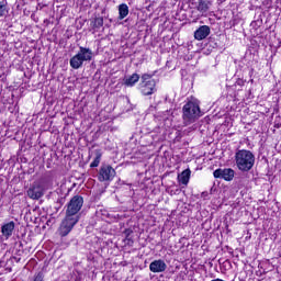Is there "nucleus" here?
I'll return each instance as SVG.
<instances>
[{
	"mask_svg": "<svg viewBox=\"0 0 281 281\" xmlns=\"http://www.w3.org/2000/svg\"><path fill=\"white\" fill-rule=\"evenodd\" d=\"M82 205H85V198L81 195H74L67 203L66 215L58 228V234L61 236V238L69 236L71 229L78 225L81 216L80 211L82 210Z\"/></svg>",
	"mask_w": 281,
	"mask_h": 281,
	"instance_id": "f257e3e1",
	"label": "nucleus"
},
{
	"mask_svg": "<svg viewBox=\"0 0 281 281\" xmlns=\"http://www.w3.org/2000/svg\"><path fill=\"white\" fill-rule=\"evenodd\" d=\"M235 161L238 170L241 172H249L256 164V156L247 149H239L235 154Z\"/></svg>",
	"mask_w": 281,
	"mask_h": 281,
	"instance_id": "f03ea898",
	"label": "nucleus"
},
{
	"mask_svg": "<svg viewBox=\"0 0 281 281\" xmlns=\"http://www.w3.org/2000/svg\"><path fill=\"white\" fill-rule=\"evenodd\" d=\"M91 60H93V50L80 46L78 53L70 58V67L80 69L85 63H91Z\"/></svg>",
	"mask_w": 281,
	"mask_h": 281,
	"instance_id": "7ed1b4c3",
	"label": "nucleus"
},
{
	"mask_svg": "<svg viewBox=\"0 0 281 281\" xmlns=\"http://www.w3.org/2000/svg\"><path fill=\"white\" fill-rule=\"evenodd\" d=\"M182 111H183L182 117L184 120L186 126H188V124H192V122H195L196 117L201 115V108H199V104L192 101H189L188 103H186L183 105Z\"/></svg>",
	"mask_w": 281,
	"mask_h": 281,
	"instance_id": "20e7f679",
	"label": "nucleus"
},
{
	"mask_svg": "<svg viewBox=\"0 0 281 281\" xmlns=\"http://www.w3.org/2000/svg\"><path fill=\"white\" fill-rule=\"evenodd\" d=\"M115 178V169L109 165L101 166L99 173H98V180L101 182L104 181H113Z\"/></svg>",
	"mask_w": 281,
	"mask_h": 281,
	"instance_id": "39448f33",
	"label": "nucleus"
},
{
	"mask_svg": "<svg viewBox=\"0 0 281 281\" xmlns=\"http://www.w3.org/2000/svg\"><path fill=\"white\" fill-rule=\"evenodd\" d=\"M235 175H236V171H234V169L232 168H225V169L218 168L213 172V177L215 179H224V181H233Z\"/></svg>",
	"mask_w": 281,
	"mask_h": 281,
	"instance_id": "423d86ee",
	"label": "nucleus"
},
{
	"mask_svg": "<svg viewBox=\"0 0 281 281\" xmlns=\"http://www.w3.org/2000/svg\"><path fill=\"white\" fill-rule=\"evenodd\" d=\"M157 91V82L155 80H148L147 82H140V93L143 95H153Z\"/></svg>",
	"mask_w": 281,
	"mask_h": 281,
	"instance_id": "0eeeda50",
	"label": "nucleus"
},
{
	"mask_svg": "<svg viewBox=\"0 0 281 281\" xmlns=\"http://www.w3.org/2000/svg\"><path fill=\"white\" fill-rule=\"evenodd\" d=\"M167 269L168 265H166L164 259H156L149 265V271H151V273H164Z\"/></svg>",
	"mask_w": 281,
	"mask_h": 281,
	"instance_id": "6e6552de",
	"label": "nucleus"
},
{
	"mask_svg": "<svg viewBox=\"0 0 281 281\" xmlns=\"http://www.w3.org/2000/svg\"><path fill=\"white\" fill-rule=\"evenodd\" d=\"M43 194H45V193L43 192V187H41L40 184H33L27 190V196L35 201L41 199L43 196Z\"/></svg>",
	"mask_w": 281,
	"mask_h": 281,
	"instance_id": "1a4fd4ad",
	"label": "nucleus"
},
{
	"mask_svg": "<svg viewBox=\"0 0 281 281\" xmlns=\"http://www.w3.org/2000/svg\"><path fill=\"white\" fill-rule=\"evenodd\" d=\"M210 26L202 25L194 32L195 41H203L210 36Z\"/></svg>",
	"mask_w": 281,
	"mask_h": 281,
	"instance_id": "9d476101",
	"label": "nucleus"
},
{
	"mask_svg": "<svg viewBox=\"0 0 281 281\" xmlns=\"http://www.w3.org/2000/svg\"><path fill=\"white\" fill-rule=\"evenodd\" d=\"M14 227H15L14 222H8L7 224H3L1 226L2 235L5 238H10V236H12V233L14 232Z\"/></svg>",
	"mask_w": 281,
	"mask_h": 281,
	"instance_id": "9b49d317",
	"label": "nucleus"
},
{
	"mask_svg": "<svg viewBox=\"0 0 281 281\" xmlns=\"http://www.w3.org/2000/svg\"><path fill=\"white\" fill-rule=\"evenodd\" d=\"M190 175H192L190 169L183 170L181 175L178 176V181L182 183V186H188V183H190Z\"/></svg>",
	"mask_w": 281,
	"mask_h": 281,
	"instance_id": "f8f14e48",
	"label": "nucleus"
},
{
	"mask_svg": "<svg viewBox=\"0 0 281 281\" xmlns=\"http://www.w3.org/2000/svg\"><path fill=\"white\" fill-rule=\"evenodd\" d=\"M100 161H102V150L95 149L94 150V159L90 164V168H98L100 166Z\"/></svg>",
	"mask_w": 281,
	"mask_h": 281,
	"instance_id": "ddd939ff",
	"label": "nucleus"
},
{
	"mask_svg": "<svg viewBox=\"0 0 281 281\" xmlns=\"http://www.w3.org/2000/svg\"><path fill=\"white\" fill-rule=\"evenodd\" d=\"M128 16V4L122 3L119 5V19L120 21L126 19Z\"/></svg>",
	"mask_w": 281,
	"mask_h": 281,
	"instance_id": "4468645a",
	"label": "nucleus"
},
{
	"mask_svg": "<svg viewBox=\"0 0 281 281\" xmlns=\"http://www.w3.org/2000/svg\"><path fill=\"white\" fill-rule=\"evenodd\" d=\"M136 82H139V75L133 74L127 79H125L124 85L126 87H135Z\"/></svg>",
	"mask_w": 281,
	"mask_h": 281,
	"instance_id": "2eb2a0df",
	"label": "nucleus"
},
{
	"mask_svg": "<svg viewBox=\"0 0 281 281\" xmlns=\"http://www.w3.org/2000/svg\"><path fill=\"white\" fill-rule=\"evenodd\" d=\"M210 5H212V2L210 0H200L198 4V11L207 12V10H210Z\"/></svg>",
	"mask_w": 281,
	"mask_h": 281,
	"instance_id": "dca6fc26",
	"label": "nucleus"
},
{
	"mask_svg": "<svg viewBox=\"0 0 281 281\" xmlns=\"http://www.w3.org/2000/svg\"><path fill=\"white\" fill-rule=\"evenodd\" d=\"M91 25H92V30H95L98 32V30H100V27H102L104 25V18H102V16L95 18L91 22Z\"/></svg>",
	"mask_w": 281,
	"mask_h": 281,
	"instance_id": "f3484780",
	"label": "nucleus"
},
{
	"mask_svg": "<svg viewBox=\"0 0 281 281\" xmlns=\"http://www.w3.org/2000/svg\"><path fill=\"white\" fill-rule=\"evenodd\" d=\"M8 14V1H0V19Z\"/></svg>",
	"mask_w": 281,
	"mask_h": 281,
	"instance_id": "a211bd4d",
	"label": "nucleus"
},
{
	"mask_svg": "<svg viewBox=\"0 0 281 281\" xmlns=\"http://www.w3.org/2000/svg\"><path fill=\"white\" fill-rule=\"evenodd\" d=\"M151 78H153V75L144 74L142 76V81L140 82H148V80H155V79H151Z\"/></svg>",
	"mask_w": 281,
	"mask_h": 281,
	"instance_id": "6ab92c4d",
	"label": "nucleus"
},
{
	"mask_svg": "<svg viewBox=\"0 0 281 281\" xmlns=\"http://www.w3.org/2000/svg\"><path fill=\"white\" fill-rule=\"evenodd\" d=\"M124 234H125L126 238H128V236H131V234H133V229L127 228L124 231Z\"/></svg>",
	"mask_w": 281,
	"mask_h": 281,
	"instance_id": "aec40b11",
	"label": "nucleus"
},
{
	"mask_svg": "<svg viewBox=\"0 0 281 281\" xmlns=\"http://www.w3.org/2000/svg\"><path fill=\"white\" fill-rule=\"evenodd\" d=\"M58 203L61 204V205H65V198H60V199L58 200Z\"/></svg>",
	"mask_w": 281,
	"mask_h": 281,
	"instance_id": "412c9836",
	"label": "nucleus"
}]
</instances>
